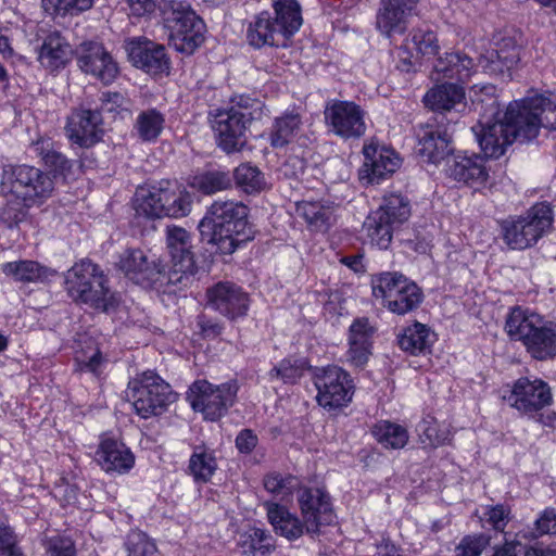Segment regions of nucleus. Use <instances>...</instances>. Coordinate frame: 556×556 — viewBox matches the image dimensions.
<instances>
[{"label":"nucleus","mask_w":556,"mask_h":556,"mask_svg":"<svg viewBox=\"0 0 556 556\" xmlns=\"http://www.w3.org/2000/svg\"><path fill=\"white\" fill-rule=\"evenodd\" d=\"M249 207L239 201H214L200 220L201 239L216 247L224 255H230L241 245L254 239L255 231L249 222Z\"/></svg>","instance_id":"1"},{"label":"nucleus","mask_w":556,"mask_h":556,"mask_svg":"<svg viewBox=\"0 0 556 556\" xmlns=\"http://www.w3.org/2000/svg\"><path fill=\"white\" fill-rule=\"evenodd\" d=\"M264 103L248 96H239L228 109L210 112V123L217 147L226 153L241 151L247 142V132L254 121L262 118Z\"/></svg>","instance_id":"2"},{"label":"nucleus","mask_w":556,"mask_h":556,"mask_svg":"<svg viewBox=\"0 0 556 556\" xmlns=\"http://www.w3.org/2000/svg\"><path fill=\"white\" fill-rule=\"evenodd\" d=\"M275 17L267 11L255 16L247 29L250 46L288 47L290 38L302 25L301 8L296 0H275Z\"/></svg>","instance_id":"3"},{"label":"nucleus","mask_w":556,"mask_h":556,"mask_svg":"<svg viewBox=\"0 0 556 556\" xmlns=\"http://www.w3.org/2000/svg\"><path fill=\"white\" fill-rule=\"evenodd\" d=\"M505 331L510 340L520 341L526 351L536 361L556 356V323L517 306L510 309L505 321Z\"/></svg>","instance_id":"4"},{"label":"nucleus","mask_w":556,"mask_h":556,"mask_svg":"<svg viewBox=\"0 0 556 556\" xmlns=\"http://www.w3.org/2000/svg\"><path fill=\"white\" fill-rule=\"evenodd\" d=\"M109 279L100 266L89 258L76 262L64 274V288L75 302L91 308L110 312L118 305L116 295L108 286Z\"/></svg>","instance_id":"5"},{"label":"nucleus","mask_w":556,"mask_h":556,"mask_svg":"<svg viewBox=\"0 0 556 556\" xmlns=\"http://www.w3.org/2000/svg\"><path fill=\"white\" fill-rule=\"evenodd\" d=\"M554 212L551 203L539 202L522 215H509L498 222L504 243L511 250L532 248L552 231Z\"/></svg>","instance_id":"6"},{"label":"nucleus","mask_w":556,"mask_h":556,"mask_svg":"<svg viewBox=\"0 0 556 556\" xmlns=\"http://www.w3.org/2000/svg\"><path fill=\"white\" fill-rule=\"evenodd\" d=\"M1 192L20 200L24 207L42 205L54 191V181L49 173L22 164L5 165L2 169Z\"/></svg>","instance_id":"7"},{"label":"nucleus","mask_w":556,"mask_h":556,"mask_svg":"<svg viewBox=\"0 0 556 556\" xmlns=\"http://www.w3.org/2000/svg\"><path fill=\"white\" fill-rule=\"evenodd\" d=\"M163 23L168 33V45L181 54H193L204 42L205 23L188 4L169 2L163 10Z\"/></svg>","instance_id":"8"},{"label":"nucleus","mask_w":556,"mask_h":556,"mask_svg":"<svg viewBox=\"0 0 556 556\" xmlns=\"http://www.w3.org/2000/svg\"><path fill=\"white\" fill-rule=\"evenodd\" d=\"M372 295L383 307L404 316L415 312L424 301L422 289L399 271H383L371 277Z\"/></svg>","instance_id":"9"},{"label":"nucleus","mask_w":556,"mask_h":556,"mask_svg":"<svg viewBox=\"0 0 556 556\" xmlns=\"http://www.w3.org/2000/svg\"><path fill=\"white\" fill-rule=\"evenodd\" d=\"M126 393L141 417L161 416L178 399V393L173 391L170 384L153 370H146L131 379Z\"/></svg>","instance_id":"10"},{"label":"nucleus","mask_w":556,"mask_h":556,"mask_svg":"<svg viewBox=\"0 0 556 556\" xmlns=\"http://www.w3.org/2000/svg\"><path fill=\"white\" fill-rule=\"evenodd\" d=\"M409 216V200L402 194L391 193L383 197L379 208L367 216L364 229L372 244L386 250L392 241L394 229L404 224Z\"/></svg>","instance_id":"11"},{"label":"nucleus","mask_w":556,"mask_h":556,"mask_svg":"<svg viewBox=\"0 0 556 556\" xmlns=\"http://www.w3.org/2000/svg\"><path fill=\"white\" fill-rule=\"evenodd\" d=\"M546 98L534 96L508 104L501 118L514 141L521 143L535 139L544 127Z\"/></svg>","instance_id":"12"},{"label":"nucleus","mask_w":556,"mask_h":556,"mask_svg":"<svg viewBox=\"0 0 556 556\" xmlns=\"http://www.w3.org/2000/svg\"><path fill=\"white\" fill-rule=\"evenodd\" d=\"M237 392L235 381L213 384L205 379H198L189 386L186 400L194 413L204 417H223L235 404Z\"/></svg>","instance_id":"13"},{"label":"nucleus","mask_w":556,"mask_h":556,"mask_svg":"<svg viewBox=\"0 0 556 556\" xmlns=\"http://www.w3.org/2000/svg\"><path fill=\"white\" fill-rule=\"evenodd\" d=\"M471 130L485 159L501 157L514 142L501 118L500 104L495 98H489L485 112Z\"/></svg>","instance_id":"14"},{"label":"nucleus","mask_w":556,"mask_h":556,"mask_svg":"<svg viewBox=\"0 0 556 556\" xmlns=\"http://www.w3.org/2000/svg\"><path fill=\"white\" fill-rule=\"evenodd\" d=\"M314 384L318 391V404L328 410L345 406L352 400L353 382L350 375L339 366L316 367Z\"/></svg>","instance_id":"15"},{"label":"nucleus","mask_w":556,"mask_h":556,"mask_svg":"<svg viewBox=\"0 0 556 556\" xmlns=\"http://www.w3.org/2000/svg\"><path fill=\"white\" fill-rule=\"evenodd\" d=\"M329 132L343 139H359L366 132L365 111L354 101L332 100L324 111Z\"/></svg>","instance_id":"16"},{"label":"nucleus","mask_w":556,"mask_h":556,"mask_svg":"<svg viewBox=\"0 0 556 556\" xmlns=\"http://www.w3.org/2000/svg\"><path fill=\"white\" fill-rule=\"evenodd\" d=\"M131 64L153 77L168 76L172 61L166 48L146 37H135L126 42Z\"/></svg>","instance_id":"17"},{"label":"nucleus","mask_w":556,"mask_h":556,"mask_svg":"<svg viewBox=\"0 0 556 556\" xmlns=\"http://www.w3.org/2000/svg\"><path fill=\"white\" fill-rule=\"evenodd\" d=\"M75 55L79 70L99 79L104 85L114 81L118 75L117 63L103 43L99 41H83L76 47Z\"/></svg>","instance_id":"18"},{"label":"nucleus","mask_w":556,"mask_h":556,"mask_svg":"<svg viewBox=\"0 0 556 556\" xmlns=\"http://www.w3.org/2000/svg\"><path fill=\"white\" fill-rule=\"evenodd\" d=\"M504 399L522 414L538 413L553 402L551 388L545 381L527 377L517 379Z\"/></svg>","instance_id":"19"},{"label":"nucleus","mask_w":556,"mask_h":556,"mask_svg":"<svg viewBox=\"0 0 556 556\" xmlns=\"http://www.w3.org/2000/svg\"><path fill=\"white\" fill-rule=\"evenodd\" d=\"M364 164L359 169L361 181L380 184L400 168L402 159L391 148L370 142L364 146Z\"/></svg>","instance_id":"20"},{"label":"nucleus","mask_w":556,"mask_h":556,"mask_svg":"<svg viewBox=\"0 0 556 556\" xmlns=\"http://www.w3.org/2000/svg\"><path fill=\"white\" fill-rule=\"evenodd\" d=\"M207 305L228 319L247 315L249 294L232 281H218L206 290Z\"/></svg>","instance_id":"21"},{"label":"nucleus","mask_w":556,"mask_h":556,"mask_svg":"<svg viewBox=\"0 0 556 556\" xmlns=\"http://www.w3.org/2000/svg\"><path fill=\"white\" fill-rule=\"evenodd\" d=\"M417 154L428 163L439 164L454 152L452 136L435 124L419 125L416 130Z\"/></svg>","instance_id":"22"},{"label":"nucleus","mask_w":556,"mask_h":556,"mask_svg":"<svg viewBox=\"0 0 556 556\" xmlns=\"http://www.w3.org/2000/svg\"><path fill=\"white\" fill-rule=\"evenodd\" d=\"M161 260L149 255L141 249H126L121 255L117 268L136 285L143 288L152 286L153 277H159Z\"/></svg>","instance_id":"23"},{"label":"nucleus","mask_w":556,"mask_h":556,"mask_svg":"<svg viewBox=\"0 0 556 556\" xmlns=\"http://www.w3.org/2000/svg\"><path fill=\"white\" fill-rule=\"evenodd\" d=\"M66 131L76 144L89 148L103 135L102 115L99 110L79 108L67 117Z\"/></svg>","instance_id":"24"},{"label":"nucleus","mask_w":556,"mask_h":556,"mask_svg":"<svg viewBox=\"0 0 556 556\" xmlns=\"http://www.w3.org/2000/svg\"><path fill=\"white\" fill-rule=\"evenodd\" d=\"M36 50L39 64L52 74L65 68L75 53L67 39L59 30L46 34Z\"/></svg>","instance_id":"25"},{"label":"nucleus","mask_w":556,"mask_h":556,"mask_svg":"<svg viewBox=\"0 0 556 556\" xmlns=\"http://www.w3.org/2000/svg\"><path fill=\"white\" fill-rule=\"evenodd\" d=\"M97 458L106 472L125 475L135 466V455L123 441L111 434H103L97 450Z\"/></svg>","instance_id":"26"},{"label":"nucleus","mask_w":556,"mask_h":556,"mask_svg":"<svg viewBox=\"0 0 556 556\" xmlns=\"http://www.w3.org/2000/svg\"><path fill=\"white\" fill-rule=\"evenodd\" d=\"M476 71L471 56L463 51H451L439 55L433 63L431 78L435 81L455 80V84L467 81Z\"/></svg>","instance_id":"27"},{"label":"nucleus","mask_w":556,"mask_h":556,"mask_svg":"<svg viewBox=\"0 0 556 556\" xmlns=\"http://www.w3.org/2000/svg\"><path fill=\"white\" fill-rule=\"evenodd\" d=\"M445 173L454 180L469 186L482 185L489 176L483 159L479 155L466 156L454 152L445 162Z\"/></svg>","instance_id":"28"},{"label":"nucleus","mask_w":556,"mask_h":556,"mask_svg":"<svg viewBox=\"0 0 556 556\" xmlns=\"http://www.w3.org/2000/svg\"><path fill=\"white\" fill-rule=\"evenodd\" d=\"M519 60V48L515 39L504 37L497 43V49H492L481 56L480 65L490 75L509 76V71Z\"/></svg>","instance_id":"29"},{"label":"nucleus","mask_w":556,"mask_h":556,"mask_svg":"<svg viewBox=\"0 0 556 556\" xmlns=\"http://www.w3.org/2000/svg\"><path fill=\"white\" fill-rule=\"evenodd\" d=\"M298 501L306 531L316 533L323 522V516L330 511L329 496L319 488H303L299 489Z\"/></svg>","instance_id":"30"},{"label":"nucleus","mask_w":556,"mask_h":556,"mask_svg":"<svg viewBox=\"0 0 556 556\" xmlns=\"http://www.w3.org/2000/svg\"><path fill=\"white\" fill-rule=\"evenodd\" d=\"M375 328L370 326L368 318H357L350 326L348 352L349 361L355 367H363L371 355V338Z\"/></svg>","instance_id":"31"},{"label":"nucleus","mask_w":556,"mask_h":556,"mask_svg":"<svg viewBox=\"0 0 556 556\" xmlns=\"http://www.w3.org/2000/svg\"><path fill=\"white\" fill-rule=\"evenodd\" d=\"M412 15L413 12L409 9H403L381 0L376 16L377 29L389 39L403 36L408 28Z\"/></svg>","instance_id":"32"},{"label":"nucleus","mask_w":556,"mask_h":556,"mask_svg":"<svg viewBox=\"0 0 556 556\" xmlns=\"http://www.w3.org/2000/svg\"><path fill=\"white\" fill-rule=\"evenodd\" d=\"M264 507L268 521L277 534L288 540H296L304 533V529L306 530L305 521L302 522L287 507L276 502H265Z\"/></svg>","instance_id":"33"},{"label":"nucleus","mask_w":556,"mask_h":556,"mask_svg":"<svg viewBox=\"0 0 556 556\" xmlns=\"http://www.w3.org/2000/svg\"><path fill=\"white\" fill-rule=\"evenodd\" d=\"M465 90L455 83H444L431 88L424 97V103L434 112H451L457 105L465 106Z\"/></svg>","instance_id":"34"},{"label":"nucleus","mask_w":556,"mask_h":556,"mask_svg":"<svg viewBox=\"0 0 556 556\" xmlns=\"http://www.w3.org/2000/svg\"><path fill=\"white\" fill-rule=\"evenodd\" d=\"M172 181L161 180L152 185L146 193L138 198L137 213L150 218L164 217V210L167 204L168 193L172 191Z\"/></svg>","instance_id":"35"},{"label":"nucleus","mask_w":556,"mask_h":556,"mask_svg":"<svg viewBox=\"0 0 556 556\" xmlns=\"http://www.w3.org/2000/svg\"><path fill=\"white\" fill-rule=\"evenodd\" d=\"M198 271V266L185 267V264L172 262V266L168 270L165 269V265L160 262L159 277H153L152 286L150 288L167 291V288L175 287L178 290L187 288L194 280V275Z\"/></svg>","instance_id":"36"},{"label":"nucleus","mask_w":556,"mask_h":556,"mask_svg":"<svg viewBox=\"0 0 556 556\" xmlns=\"http://www.w3.org/2000/svg\"><path fill=\"white\" fill-rule=\"evenodd\" d=\"M166 244L170 262L185 264V267L197 265L191 235L181 227H167Z\"/></svg>","instance_id":"37"},{"label":"nucleus","mask_w":556,"mask_h":556,"mask_svg":"<svg viewBox=\"0 0 556 556\" xmlns=\"http://www.w3.org/2000/svg\"><path fill=\"white\" fill-rule=\"evenodd\" d=\"M2 270L21 282H45L56 275V270L28 260L9 262L3 265Z\"/></svg>","instance_id":"38"},{"label":"nucleus","mask_w":556,"mask_h":556,"mask_svg":"<svg viewBox=\"0 0 556 556\" xmlns=\"http://www.w3.org/2000/svg\"><path fill=\"white\" fill-rule=\"evenodd\" d=\"M396 342L402 351L410 355L426 354L431 346L430 330L426 325L416 321L397 334Z\"/></svg>","instance_id":"39"},{"label":"nucleus","mask_w":556,"mask_h":556,"mask_svg":"<svg viewBox=\"0 0 556 556\" xmlns=\"http://www.w3.org/2000/svg\"><path fill=\"white\" fill-rule=\"evenodd\" d=\"M302 126V117L294 111L285 112L274 119L269 140L273 148H283L295 138Z\"/></svg>","instance_id":"40"},{"label":"nucleus","mask_w":556,"mask_h":556,"mask_svg":"<svg viewBox=\"0 0 556 556\" xmlns=\"http://www.w3.org/2000/svg\"><path fill=\"white\" fill-rule=\"evenodd\" d=\"M218 468L215 452L198 446L193 450L188 464V472L198 484L211 481Z\"/></svg>","instance_id":"41"},{"label":"nucleus","mask_w":556,"mask_h":556,"mask_svg":"<svg viewBox=\"0 0 556 556\" xmlns=\"http://www.w3.org/2000/svg\"><path fill=\"white\" fill-rule=\"evenodd\" d=\"M190 187L204 195H212L232 187V176L228 170L207 169L191 178Z\"/></svg>","instance_id":"42"},{"label":"nucleus","mask_w":556,"mask_h":556,"mask_svg":"<svg viewBox=\"0 0 556 556\" xmlns=\"http://www.w3.org/2000/svg\"><path fill=\"white\" fill-rule=\"evenodd\" d=\"M372 435L386 448H403L408 442L406 428L390 419H380L372 428Z\"/></svg>","instance_id":"43"},{"label":"nucleus","mask_w":556,"mask_h":556,"mask_svg":"<svg viewBox=\"0 0 556 556\" xmlns=\"http://www.w3.org/2000/svg\"><path fill=\"white\" fill-rule=\"evenodd\" d=\"M238 546L243 554L265 556L274 551L275 542L267 531L260 528H249L239 534Z\"/></svg>","instance_id":"44"},{"label":"nucleus","mask_w":556,"mask_h":556,"mask_svg":"<svg viewBox=\"0 0 556 556\" xmlns=\"http://www.w3.org/2000/svg\"><path fill=\"white\" fill-rule=\"evenodd\" d=\"M37 152L41 157L45 166L52 173L53 177L66 178L72 173L73 161L67 159L63 153L50 147L47 142L37 143Z\"/></svg>","instance_id":"45"},{"label":"nucleus","mask_w":556,"mask_h":556,"mask_svg":"<svg viewBox=\"0 0 556 556\" xmlns=\"http://www.w3.org/2000/svg\"><path fill=\"white\" fill-rule=\"evenodd\" d=\"M164 123V115L160 111L149 109L139 113L135 128L141 140L154 141L161 135Z\"/></svg>","instance_id":"46"},{"label":"nucleus","mask_w":556,"mask_h":556,"mask_svg":"<svg viewBox=\"0 0 556 556\" xmlns=\"http://www.w3.org/2000/svg\"><path fill=\"white\" fill-rule=\"evenodd\" d=\"M265 490L280 501L288 502L300 489V480L291 475L271 472L264 478Z\"/></svg>","instance_id":"47"},{"label":"nucleus","mask_w":556,"mask_h":556,"mask_svg":"<svg viewBox=\"0 0 556 556\" xmlns=\"http://www.w3.org/2000/svg\"><path fill=\"white\" fill-rule=\"evenodd\" d=\"M418 432L421 444L431 448L445 444L451 435L447 425L438 419H422Z\"/></svg>","instance_id":"48"},{"label":"nucleus","mask_w":556,"mask_h":556,"mask_svg":"<svg viewBox=\"0 0 556 556\" xmlns=\"http://www.w3.org/2000/svg\"><path fill=\"white\" fill-rule=\"evenodd\" d=\"M231 176L237 186L247 193L260 192L265 187L263 173L256 166L249 163L240 164Z\"/></svg>","instance_id":"49"},{"label":"nucleus","mask_w":556,"mask_h":556,"mask_svg":"<svg viewBox=\"0 0 556 556\" xmlns=\"http://www.w3.org/2000/svg\"><path fill=\"white\" fill-rule=\"evenodd\" d=\"M94 0H41L43 10L50 15H78L92 8Z\"/></svg>","instance_id":"50"},{"label":"nucleus","mask_w":556,"mask_h":556,"mask_svg":"<svg viewBox=\"0 0 556 556\" xmlns=\"http://www.w3.org/2000/svg\"><path fill=\"white\" fill-rule=\"evenodd\" d=\"M191 210L190 197L187 192L179 189L176 182L173 184L172 191L168 193L167 204L165 206L164 217H184Z\"/></svg>","instance_id":"51"},{"label":"nucleus","mask_w":556,"mask_h":556,"mask_svg":"<svg viewBox=\"0 0 556 556\" xmlns=\"http://www.w3.org/2000/svg\"><path fill=\"white\" fill-rule=\"evenodd\" d=\"M128 556H155L156 546L150 538L140 531L128 534L126 541Z\"/></svg>","instance_id":"52"},{"label":"nucleus","mask_w":556,"mask_h":556,"mask_svg":"<svg viewBox=\"0 0 556 556\" xmlns=\"http://www.w3.org/2000/svg\"><path fill=\"white\" fill-rule=\"evenodd\" d=\"M296 212L309 225L321 227L328 224L330 213L316 202H302L296 206Z\"/></svg>","instance_id":"53"},{"label":"nucleus","mask_w":556,"mask_h":556,"mask_svg":"<svg viewBox=\"0 0 556 556\" xmlns=\"http://www.w3.org/2000/svg\"><path fill=\"white\" fill-rule=\"evenodd\" d=\"M490 545V538L484 534L466 535L456 546L457 556H480Z\"/></svg>","instance_id":"54"},{"label":"nucleus","mask_w":556,"mask_h":556,"mask_svg":"<svg viewBox=\"0 0 556 556\" xmlns=\"http://www.w3.org/2000/svg\"><path fill=\"white\" fill-rule=\"evenodd\" d=\"M413 42L425 56L438 55L440 46L438 43L437 35L433 31H417L413 36Z\"/></svg>","instance_id":"55"},{"label":"nucleus","mask_w":556,"mask_h":556,"mask_svg":"<svg viewBox=\"0 0 556 556\" xmlns=\"http://www.w3.org/2000/svg\"><path fill=\"white\" fill-rule=\"evenodd\" d=\"M509 509L504 505L486 507L482 520L496 531H503L507 525Z\"/></svg>","instance_id":"56"},{"label":"nucleus","mask_w":556,"mask_h":556,"mask_svg":"<svg viewBox=\"0 0 556 556\" xmlns=\"http://www.w3.org/2000/svg\"><path fill=\"white\" fill-rule=\"evenodd\" d=\"M0 556H24L13 530L4 525H0Z\"/></svg>","instance_id":"57"},{"label":"nucleus","mask_w":556,"mask_h":556,"mask_svg":"<svg viewBox=\"0 0 556 556\" xmlns=\"http://www.w3.org/2000/svg\"><path fill=\"white\" fill-rule=\"evenodd\" d=\"M48 552L51 556H75V546L70 538L55 535L49 539Z\"/></svg>","instance_id":"58"},{"label":"nucleus","mask_w":556,"mask_h":556,"mask_svg":"<svg viewBox=\"0 0 556 556\" xmlns=\"http://www.w3.org/2000/svg\"><path fill=\"white\" fill-rule=\"evenodd\" d=\"M306 160L298 155H290L280 167L283 177L299 179L306 169Z\"/></svg>","instance_id":"59"},{"label":"nucleus","mask_w":556,"mask_h":556,"mask_svg":"<svg viewBox=\"0 0 556 556\" xmlns=\"http://www.w3.org/2000/svg\"><path fill=\"white\" fill-rule=\"evenodd\" d=\"M105 362L101 351L96 348L94 352L90 356H76V363L78 365L79 370L81 371H90L94 375L100 374V366Z\"/></svg>","instance_id":"60"},{"label":"nucleus","mask_w":556,"mask_h":556,"mask_svg":"<svg viewBox=\"0 0 556 556\" xmlns=\"http://www.w3.org/2000/svg\"><path fill=\"white\" fill-rule=\"evenodd\" d=\"M270 372L280 377L286 383H293L302 376L301 368L293 365L289 359L281 361Z\"/></svg>","instance_id":"61"},{"label":"nucleus","mask_w":556,"mask_h":556,"mask_svg":"<svg viewBox=\"0 0 556 556\" xmlns=\"http://www.w3.org/2000/svg\"><path fill=\"white\" fill-rule=\"evenodd\" d=\"M535 528L539 534L556 535V509H544L535 520Z\"/></svg>","instance_id":"62"},{"label":"nucleus","mask_w":556,"mask_h":556,"mask_svg":"<svg viewBox=\"0 0 556 556\" xmlns=\"http://www.w3.org/2000/svg\"><path fill=\"white\" fill-rule=\"evenodd\" d=\"M364 552L365 556H401L397 547L386 539L367 545Z\"/></svg>","instance_id":"63"},{"label":"nucleus","mask_w":556,"mask_h":556,"mask_svg":"<svg viewBox=\"0 0 556 556\" xmlns=\"http://www.w3.org/2000/svg\"><path fill=\"white\" fill-rule=\"evenodd\" d=\"M197 324L200 328L201 336L205 339H214L223 331V325L220 323L210 319L205 315L199 316Z\"/></svg>","instance_id":"64"}]
</instances>
